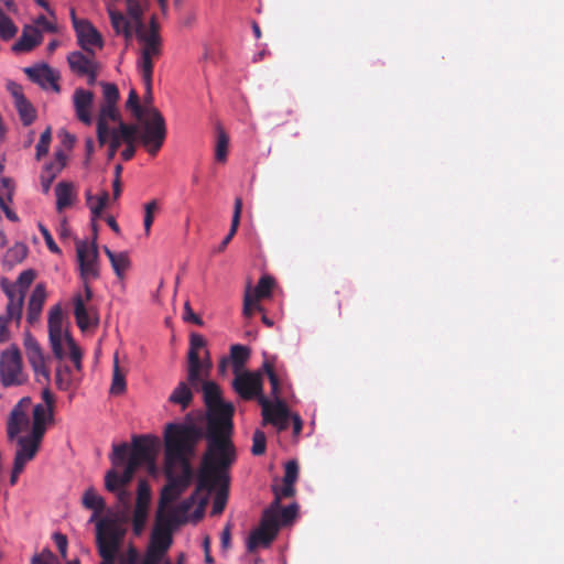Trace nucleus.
<instances>
[{"instance_id": "obj_1", "label": "nucleus", "mask_w": 564, "mask_h": 564, "mask_svg": "<svg viewBox=\"0 0 564 564\" xmlns=\"http://www.w3.org/2000/svg\"><path fill=\"white\" fill-rule=\"evenodd\" d=\"M202 437V430L193 423H169L164 432V469L166 485L162 488L158 519L163 520L164 513L189 486L193 478L191 457Z\"/></svg>"}, {"instance_id": "obj_2", "label": "nucleus", "mask_w": 564, "mask_h": 564, "mask_svg": "<svg viewBox=\"0 0 564 564\" xmlns=\"http://www.w3.org/2000/svg\"><path fill=\"white\" fill-rule=\"evenodd\" d=\"M204 378L198 382L202 386L204 401L208 409L207 415V442L206 452L223 455V465L232 464L236 454L230 440L232 433L234 405L224 402L219 387Z\"/></svg>"}, {"instance_id": "obj_3", "label": "nucleus", "mask_w": 564, "mask_h": 564, "mask_svg": "<svg viewBox=\"0 0 564 564\" xmlns=\"http://www.w3.org/2000/svg\"><path fill=\"white\" fill-rule=\"evenodd\" d=\"M221 459L223 455L205 453L196 490L181 503L167 510L169 522L181 524L189 520L202 519L209 495L215 489V484L227 481L226 469L231 464L223 465Z\"/></svg>"}, {"instance_id": "obj_4", "label": "nucleus", "mask_w": 564, "mask_h": 564, "mask_svg": "<svg viewBox=\"0 0 564 564\" xmlns=\"http://www.w3.org/2000/svg\"><path fill=\"white\" fill-rule=\"evenodd\" d=\"M126 106L143 127V132L140 135L141 143L150 154H156L166 137L163 116L153 106L140 105L139 96L134 89L130 90Z\"/></svg>"}, {"instance_id": "obj_5", "label": "nucleus", "mask_w": 564, "mask_h": 564, "mask_svg": "<svg viewBox=\"0 0 564 564\" xmlns=\"http://www.w3.org/2000/svg\"><path fill=\"white\" fill-rule=\"evenodd\" d=\"M124 534V521L118 513H108L97 522L96 541L102 560L115 561Z\"/></svg>"}, {"instance_id": "obj_6", "label": "nucleus", "mask_w": 564, "mask_h": 564, "mask_svg": "<svg viewBox=\"0 0 564 564\" xmlns=\"http://www.w3.org/2000/svg\"><path fill=\"white\" fill-rule=\"evenodd\" d=\"M206 340L198 334H192L187 354V379L193 386L208 378L212 369L209 352L205 349Z\"/></svg>"}, {"instance_id": "obj_7", "label": "nucleus", "mask_w": 564, "mask_h": 564, "mask_svg": "<svg viewBox=\"0 0 564 564\" xmlns=\"http://www.w3.org/2000/svg\"><path fill=\"white\" fill-rule=\"evenodd\" d=\"M35 278L33 270L23 271L15 283L2 281L1 286L8 297L6 322L15 321L18 324L22 317V308L28 289Z\"/></svg>"}, {"instance_id": "obj_8", "label": "nucleus", "mask_w": 564, "mask_h": 564, "mask_svg": "<svg viewBox=\"0 0 564 564\" xmlns=\"http://www.w3.org/2000/svg\"><path fill=\"white\" fill-rule=\"evenodd\" d=\"M134 34L141 44L138 68L141 73L144 87L150 91L153 74V58L161 54L162 39L160 34L155 33L145 35L142 30H139Z\"/></svg>"}, {"instance_id": "obj_9", "label": "nucleus", "mask_w": 564, "mask_h": 564, "mask_svg": "<svg viewBox=\"0 0 564 564\" xmlns=\"http://www.w3.org/2000/svg\"><path fill=\"white\" fill-rule=\"evenodd\" d=\"M77 261L87 300H91L93 292L88 281L99 276L98 249L95 242L78 241L76 243Z\"/></svg>"}, {"instance_id": "obj_10", "label": "nucleus", "mask_w": 564, "mask_h": 564, "mask_svg": "<svg viewBox=\"0 0 564 564\" xmlns=\"http://www.w3.org/2000/svg\"><path fill=\"white\" fill-rule=\"evenodd\" d=\"M279 497L263 512L260 527L251 532L247 549L249 552L254 551L260 545H269L279 531L278 521Z\"/></svg>"}, {"instance_id": "obj_11", "label": "nucleus", "mask_w": 564, "mask_h": 564, "mask_svg": "<svg viewBox=\"0 0 564 564\" xmlns=\"http://www.w3.org/2000/svg\"><path fill=\"white\" fill-rule=\"evenodd\" d=\"M160 448V442L153 436H134L132 440V451L128 459L133 466L139 468L145 466L151 473L155 471V458Z\"/></svg>"}, {"instance_id": "obj_12", "label": "nucleus", "mask_w": 564, "mask_h": 564, "mask_svg": "<svg viewBox=\"0 0 564 564\" xmlns=\"http://www.w3.org/2000/svg\"><path fill=\"white\" fill-rule=\"evenodd\" d=\"M0 381L4 387L20 386L26 381L19 349L12 346L1 352Z\"/></svg>"}, {"instance_id": "obj_13", "label": "nucleus", "mask_w": 564, "mask_h": 564, "mask_svg": "<svg viewBox=\"0 0 564 564\" xmlns=\"http://www.w3.org/2000/svg\"><path fill=\"white\" fill-rule=\"evenodd\" d=\"M232 388L243 400H260L263 395V377L261 371H242L235 375Z\"/></svg>"}, {"instance_id": "obj_14", "label": "nucleus", "mask_w": 564, "mask_h": 564, "mask_svg": "<svg viewBox=\"0 0 564 564\" xmlns=\"http://www.w3.org/2000/svg\"><path fill=\"white\" fill-rule=\"evenodd\" d=\"M70 14L79 46L87 54L95 55V50H100L104 46L100 32L88 20L77 19L74 10Z\"/></svg>"}, {"instance_id": "obj_15", "label": "nucleus", "mask_w": 564, "mask_h": 564, "mask_svg": "<svg viewBox=\"0 0 564 564\" xmlns=\"http://www.w3.org/2000/svg\"><path fill=\"white\" fill-rule=\"evenodd\" d=\"M44 433L41 429L32 427L29 435L18 437V449L13 463L17 471H23L26 463L34 458Z\"/></svg>"}, {"instance_id": "obj_16", "label": "nucleus", "mask_w": 564, "mask_h": 564, "mask_svg": "<svg viewBox=\"0 0 564 564\" xmlns=\"http://www.w3.org/2000/svg\"><path fill=\"white\" fill-rule=\"evenodd\" d=\"M31 398H22L11 410L7 421V433L10 440L20 437V434L30 427V413H32Z\"/></svg>"}, {"instance_id": "obj_17", "label": "nucleus", "mask_w": 564, "mask_h": 564, "mask_svg": "<svg viewBox=\"0 0 564 564\" xmlns=\"http://www.w3.org/2000/svg\"><path fill=\"white\" fill-rule=\"evenodd\" d=\"M24 348L36 381L40 383H48L50 370L46 366V357L37 340L30 333H26L24 336Z\"/></svg>"}, {"instance_id": "obj_18", "label": "nucleus", "mask_w": 564, "mask_h": 564, "mask_svg": "<svg viewBox=\"0 0 564 564\" xmlns=\"http://www.w3.org/2000/svg\"><path fill=\"white\" fill-rule=\"evenodd\" d=\"M259 404L262 408L263 423L274 425L279 431H284L289 426L290 412L280 398L276 401H269L265 397H261Z\"/></svg>"}, {"instance_id": "obj_19", "label": "nucleus", "mask_w": 564, "mask_h": 564, "mask_svg": "<svg viewBox=\"0 0 564 564\" xmlns=\"http://www.w3.org/2000/svg\"><path fill=\"white\" fill-rule=\"evenodd\" d=\"M121 121L117 105L102 104L100 106L99 115L97 118V139L99 145H105L109 139V133L113 129L110 122L119 123Z\"/></svg>"}, {"instance_id": "obj_20", "label": "nucleus", "mask_w": 564, "mask_h": 564, "mask_svg": "<svg viewBox=\"0 0 564 564\" xmlns=\"http://www.w3.org/2000/svg\"><path fill=\"white\" fill-rule=\"evenodd\" d=\"M43 402L37 403L32 409V427L46 431V424L53 421L54 395L50 389L42 391Z\"/></svg>"}, {"instance_id": "obj_21", "label": "nucleus", "mask_w": 564, "mask_h": 564, "mask_svg": "<svg viewBox=\"0 0 564 564\" xmlns=\"http://www.w3.org/2000/svg\"><path fill=\"white\" fill-rule=\"evenodd\" d=\"M24 72L32 82L39 84L42 88H52L55 93H59L61 88L57 83L59 75L47 64L26 67Z\"/></svg>"}, {"instance_id": "obj_22", "label": "nucleus", "mask_w": 564, "mask_h": 564, "mask_svg": "<svg viewBox=\"0 0 564 564\" xmlns=\"http://www.w3.org/2000/svg\"><path fill=\"white\" fill-rule=\"evenodd\" d=\"M89 301L86 295L76 294L74 296V315L82 330L97 326L99 321L96 308L94 306H87V302Z\"/></svg>"}, {"instance_id": "obj_23", "label": "nucleus", "mask_w": 564, "mask_h": 564, "mask_svg": "<svg viewBox=\"0 0 564 564\" xmlns=\"http://www.w3.org/2000/svg\"><path fill=\"white\" fill-rule=\"evenodd\" d=\"M93 105L94 94L84 88H76L73 95V106L76 118L85 123L91 124L93 122Z\"/></svg>"}, {"instance_id": "obj_24", "label": "nucleus", "mask_w": 564, "mask_h": 564, "mask_svg": "<svg viewBox=\"0 0 564 564\" xmlns=\"http://www.w3.org/2000/svg\"><path fill=\"white\" fill-rule=\"evenodd\" d=\"M273 279L270 276H262L258 285L254 290V296L251 295L250 285H248L245 297H243V315L250 317L252 315V308H259L260 306L257 304L259 299L267 297L271 294V290L273 288Z\"/></svg>"}, {"instance_id": "obj_25", "label": "nucleus", "mask_w": 564, "mask_h": 564, "mask_svg": "<svg viewBox=\"0 0 564 564\" xmlns=\"http://www.w3.org/2000/svg\"><path fill=\"white\" fill-rule=\"evenodd\" d=\"M138 468L131 463L127 462L126 467L121 474L109 470L105 478L106 488L111 492H118L119 499L123 500L126 491L121 490V487L131 481L135 470Z\"/></svg>"}, {"instance_id": "obj_26", "label": "nucleus", "mask_w": 564, "mask_h": 564, "mask_svg": "<svg viewBox=\"0 0 564 564\" xmlns=\"http://www.w3.org/2000/svg\"><path fill=\"white\" fill-rule=\"evenodd\" d=\"M42 41L43 34L37 28L33 25H25L20 39L13 44L12 51L15 53L30 52L41 44Z\"/></svg>"}, {"instance_id": "obj_27", "label": "nucleus", "mask_w": 564, "mask_h": 564, "mask_svg": "<svg viewBox=\"0 0 564 564\" xmlns=\"http://www.w3.org/2000/svg\"><path fill=\"white\" fill-rule=\"evenodd\" d=\"M110 23L118 35H123L127 41H130L134 34V26L131 20H128L122 12L117 10L112 4L107 6Z\"/></svg>"}, {"instance_id": "obj_28", "label": "nucleus", "mask_w": 564, "mask_h": 564, "mask_svg": "<svg viewBox=\"0 0 564 564\" xmlns=\"http://www.w3.org/2000/svg\"><path fill=\"white\" fill-rule=\"evenodd\" d=\"M45 299V286L43 284H37L34 288L28 303L26 321L30 325H34L39 322Z\"/></svg>"}, {"instance_id": "obj_29", "label": "nucleus", "mask_w": 564, "mask_h": 564, "mask_svg": "<svg viewBox=\"0 0 564 564\" xmlns=\"http://www.w3.org/2000/svg\"><path fill=\"white\" fill-rule=\"evenodd\" d=\"M94 57L95 55L75 51L68 54L67 62L73 73L78 76H84V74L88 73L93 67H99V64Z\"/></svg>"}, {"instance_id": "obj_30", "label": "nucleus", "mask_w": 564, "mask_h": 564, "mask_svg": "<svg viewBox=\"0 0 564 564\" xmlns=\"http://www.w3.org/2000/svg\"><path fill=\"white\" fill-rule=\"evenodd\" d=\"M192 388L197 389L198 384L193 386L188 380L187 382H178V384L170 394L169 401L173 404L181 405L182 409H186L193 400Z\"/></svg>"}, {"instance_id": "obj_31", "label": "nucleus", "mask_w": 564, "mask_h": 564, "mask_svg": "<svg viewBox=\"0 0 564 564\" xmlns=\"http://www.w3.org/2000/svg\"><path fill=\"white\" fill-rule=\"evenodd\" d=\"M0 186H1V191H3V192H0V207L4 212L8 219H10L12 221H17L18 220L17 214L14 212H12L7 204L8 202L12 200L13 182L9 177H2V178H0Z\"/></svg>"}, {"instance_id": "obj_32", "label": "nucleus", "mask_w": 564, "mask_h": 564, "mask_svg": "<svg viewBox=\"0 0 564 564\" xmlns=\"http://www.w3.org/2000/svg\"><path fill=\"white\" fill-rule=\"evenodd\" d=\"M143 132V127L140 124H128L122 121L118 123L117 128H113L109 134H117L119 139L127 143L133 144L137 138L140 139L141 133Z\"/></svg>"}, {"instance_id": "obj_33", "label": "nucleus", "mask_w": 564, "mask_h": 564, "mask_svg": "<svg viewBox=\"0 0 564 564\" xmlns=\"http://www.w3.org/2000/svg\"><path fill=\"white\" fill-rule=\"evenodd\" d=\"M172 542L171 531L167 528L156 527L152 532L150 546L158 550L159 553H165Z\"/></svg>"}, {"instance_id": "obj_34", "label": "nucleus", "mask_w": 564, "mask_h": 564, "mask_svg": "<svg viewBox=\"0 0 564 564\" xmlns=\"http://www.w3.org/2000/svg\"><path fill=\"white\" fill-rule=\"evenodd\" d=\"M56 163H51L46 165L41 175V184L45 193L50 191L53 180L55 178L56 174L63 169L65 163V155L62 152H58L56 153Z\"/></svg>"}, {"instance_id": "obj_35", "label": "nucleus", "mask_w": 564, "mask_h": 564, "mask_svg": "<svg viewBox=\"0 0 564 564\" xmlns=\"http://www.w3.org/2000/svg\"><path fill=\"white\" fill-rule=\"evenodd\" d=\"M241 210H242V199L240 197H237L235 199L234 214H232L231 226H230L229 232L224 238V240L220 242V245L217 247L216 252H223L226 249V247L228 246V243L230 242V240L232 239V237L236 235L237 229L240 224Z\"/></svg>"}, {"instance_id": "obj_36", "label": "nucleus", "mask_w": 564, "mask_h": 564, "mask_svg": "<svg viewBox=\"0 0 564 564\" xmlns=\"http://www.w3.org/2000/svg\"><path fill=\"white\" fill-rule=\"evenodd\" d=\"M87 204L89 206L91 213L93 223L100 217L102 210L107 206L109 202V194L106 191H102L100 195L93 196L89 192L86 194Z\"/></svg>"}, {"instance_id": "obj_37", "label": "nucleus", "mask_w": 564, "mask_h": 564, "mask_svg": "<svg viewBox=\"0 0 564 564\" xmlns=\"http://www.w3.org/2000/svg\"><path fill=\"white\" fill-rule=\"evenodd\" d=\"M56 207L61 212L70 206L73 202V187L68 183L61 182L55 187Z\"/></svg>"}, {"instance_id": "obj_38", "label": "nucleus", "mask_w": 564, "mask_h": 564, "mask_svg": "<svg viewBox=\"0 0 564 564\" xmlns=\"http://www.w3.org/2000/svg\"><path fill=\"white\" fill-rule=\"evenodd\" d=\"M228 482L229 478L227 477L226 482L223 481L215 484V488L219 487V489L214 498L212 514H220L224 511L228 498Z\"/></svg>"}, {"instance_id": "obj_39", "label": "nucleus", "mask_w": 564, "mask_h": 564, "mask_svg": "<svg viewBox=\"0 0 564 564\" xmlns=\"http://www.w3.org/2000/svg\"><path fill=\"white\" fill-rule=\"evenodd\" d=\"M65 333L63 330V312L59 305H55L48 313V336Z\"/></svg>"}, {"instance_id": "obj_40", "label": "nucleus", "mask_w": 564, "mask_h": 564, "mask_svg": "<svg viewBox=\"0 0 564 564\" xmlns=\"http://www.w3.org/2000/svg\"><path fill=\"white\" fill-rule=\"evenodd\" d=\"M250 350L248 347L242 345H234L230 349V356L234 364L235 375L242 372L241 368L249 358Z\"/></svg>"}, {"instance_id": "obj_41", "label": "nucleus", "mask_w": 564, "mask_h": 564, "mask_svg": "<svg viewBox=\"0 0 564 564\" xmlns=\"http://www.w3.org/2000/svg\"><path fill=\"white\" fill-rule=\"evenodd\" d=\"M18 33V26L13 23L11 18H9L1 9H0V39L2 41H9L13 39Z\"/></svg>"}, {"instance_id": "obj_42", "label": "nucleus", "mask_w": 564, "mask_h": 564, "mask_svg": "<svg viewBox=\"0 0 564 564\" xmlns=\"http://www.w3.org/2000/svg\"><path fill=\"white\" fill-rule=\"evenodd\" d=\"M15 108L24 126L31 124L35 119V111L25 97H19Z\"/></svg>"}, {"instance_id": "obj_43", "label": "nucleus", "mask_w": 564, "mask_h": 564, "mask_svg": "<svg viewBox=\"0 0 564 564\" xmlns=\"http://www.w3.org/2000/svg\"><path fill=\"white\" fill-rule=\"evenodd\" d=\"M65 334H68V333L65 332V333H61L58 335H54V336L50 335L48 336L52 351L57 359H63L68 354V349H67V346L65 343Z\"/></svg>"}, {"instance_id": "obj_44", "label": "nucleus", "mask_w": 564, "mask_h": 564, "mask_svg": "<svg viewBox=\"0 0 564 564\" xmlns=\"http://www.w3.org/2000/svg\"><path fill=\"white\" fill-rule=\"evenodd\" d=\"M83 503L87 509L100 512L105 508V501L94 489H88L83 496Z\"/></svg>"}, {"instance_id": "obj_45", "label": "nucleus", "mask_w": 564, "mask_h": 564, "mask_svg": "<svg viewBox=\"0 0 564 564\" xmlns=\"http://www.w3.org/2000/svg\"><path fill=\"white\" fill-rule=\"evenodd\" d=\"M28 254V248L23 243H15L12 248H10L7 253L4 261L10 264L14 265L17 263H20L24 260V258Z\"/></svg>"}, {"instance_id": "obj_46", "label": "nucleus", "mask_w": 564, "mask_h": 564, "mask_svg": "<svg viewBox=\"0 0 564 564\" xmlns=\"http://www.w3.org/2000/svg\"><path fill=\"white\" fill-rule=\"evenodd\" d=\"M124 390H126V379H124V375L119 369L118 357L116 355L115 361H113V376H112V383H111L110 392L112 394H120Z\"/></svg>"}, {"instance_id": "obj_47", "label": "nucleus", "mask_w": 564, "mask_h": 564, "mask_svg": "<svg viewBox=\"0 0 564 564\" xmlns=\"http://www.w3.org/2000/svg\"><path fill=\"white\" fill-rule=\"evenodd\" d=\"M229 138L226 132L218 128L217 143L215 149V158L219 162H225L228 152Z\"/></svg>"}, {"instance_id": "obj_48", "label": "nucleus", "mask_w": 564, "mask_h": 564, "mask_svg": "<svg viewBox=\"0 0 564 564\" xmlns=\"http://www.w3.org/2000/svg\"><path fill=\"white\" fill-rule=\"evenodd\" d=\"M65 343L68 349L67 356L73 361L74 366L77 370L82 368V351L78 346L75 344L74 339L69 334H65Z\"/></svg>"}, {"instance_id": "obj_49", "label": "nucleus", "mask_w": 564, "mask_h": 564, "mask_svg": "<svg viewBox=\"0 0 564 564\" xmlns=\"http://www.w3.org/2000/svg\"><path fill=\"white\" fill-rule=\"evenodd\" d=\"M127 13L133 23L134 29L142 21L143 9L139 0H126Z\"/></svg>"}, {"instance_id": "obj_50", "label": "nucleus", "mask_w": 564, "mask_h": 564, "mask_svg": "<svg viewBox=\"0 0 564 564\" xmlns=\"http://www.w3.org/2000/svg\"><path fill=\"white\" fill-rule=\"evenodd\" d=\"M110 263L118 278H122L130 265L128 254L124 252L117 253L116 257L110 260Z\"/></svg>"}, {"instance_id": "obj_51", "label": "nucleus", "mask_w": 564, "mask_h": 564, "mask_svg": "<svg viewBox=\"0 0 564 564\" xmlns=\"http://www.w3.org/2000/svg\"><path fill=\"white\" fill-rule=\"evenodd\" d=\"M150 499H151V490H150L148 482L145 480H140L139 485H138V497H137L135 507H138V508L143 507V508L148 509Z\"/></svg>"}, {"instance_id": "obj_52", "label": "nucleus", "mask_w": 564, "mask_h": 564, "mask_svg": "<svg viewBox=\"0 0 564 564\" xmlns=\"http://www.w3.org/2000/svg\"><path fill=\"white\" fill-rule=\"evenodd\" d=\"M262 369L269 377V380L271 383V390H272L271 392H272V395L274 397V401H276V398H280L279 397V379L274 372L272 362L269 360H264V362L262 365Z\"/></svg>"}, {"instance_id": "obj_53", "label": "nucleus", "mask_w": 564, "mask_h": 564, "mask_svg": "<svg viewBox=\"0 0 564 564\" xmlns=\"http://www.w3.org/2000/svg\"><path fill=\"white\" fill-rule=\"evenodd\" d=\"M267 436L263 431L256 430L252 436V448L253 455H262L265 452Z\"/></svg>"}, {"instance_id": "obj_54", "label": "nucleus", "mask_w": 564, "mask_h": 564, "mask_svg": "<svg viewBox=\"0 0 564 564\" xmlns=\"http://www.w3.org/2000/svg\"><path fill=\"white\" fill-rule=\"evenodd\" d=\"M148 518V509L143 507H135L133 512V532L139 535L143 531Z\"/></svg>"}, {"instance_id": "obj_55", "label": "nucleus", "mask_w": 564, "mask_h": 564, "mask_svg": "<svg viewBox=\"0 0 564 564\" xmlns=\"http://www.w3.org/2000/svg\"><path fill=\"white\" fill-rule=\"evenodd\" d=\"M100 85L102 87L104 104L117 105L119 99V90L117 86L111 83H100Z\"/></svg>"}, {"instance_id": "obj_56", "label": "nucleus", "mask_w": 564, "mask_h": 564, "mask_svg": "<svg viewBox=\"0 0 564 564\" xmlns=\"http://www.w3.org/2000/svg\"><path fill=\"white\" fill-rule=\"evenodd\" d=\"M31 564H59V561L51 550L44 549L41 553L33 555Z\"/></svg>"}, {"instance_id": "obj_57", "label": "nucleus", "mask_w": 564, "mask_h": 564, "mask_svg": "<svg viewBox=\"0 0 564 564\" xmlns=\"http://www.w3.org/2000/svg\"><path fill=\"white\" fill-rule=\"evenodd\" d=\"M158 209V202L155 199L147 203L144 205V230L145 234L149 235L151 230V226L154 219V212Z\"/></svg>"}, {"instance_id": "obj_58", "label": "nucleus", "mask_w": 564, "mask_h": 564, "mask_svg": "<svg viewBox=\"0 0 564 564\" xmlns=\"http://www.w3.org/2000/svg\"><path fill=\"white\" fill-rule=\"evenodd\" d=\"M51 129L47 128L42 134L41 138L36 144V159L40 160L42 156H44L48 152V147L51 142Z\"/></svg>"}, {"instance_id": "obj_59", "label": "nucleus", "mask_w": 564, "mask_h": 564, "mask_svg": "<svg viewBox=\"0 0 564 564\" xmlns=\"http://www.w3.org/2000/svg\"><path fill=\"white\" fill-rule=\"evenodd\" d=\"M297 507L296 505H291L289 507H285L283 509H278V521L279 524H286L291 522L295 516H296Z\"/></svg>"}, {"instance_id": "obj_60", "label": "nucleus", "mask_w": 564, "mask_h": 564, "mask_svg": "<svg viewBox=\"0 0 564 564\" xmlns=\"http://www.w3.org/2000/svg\"><path fill=\"white\" fill-rule=\"evenodd\" d=\"M127 453H128L127 443L113 445L112 456H111L112 464L116 466L122 464L126 459Z\"/></svg>"}, {"instance_id": "obj_61", "label": "nucleus", "mask_w": 564, "mask_h": 564, "mask_svg": "<svg viewBox=\"0 0 564 564\" xmlns=\"http://www.w3.org/2000/svg\"><path fill=\"white\" fill-rule=\"evenodd\" d=\"M299 466L295 460H290L285 465L284 482L294 484L297 479Z\"/></svg>"}, {"instance_id": "obj_62", "label": "nucleus", "mask_w": 564, "mask_h": 564, "mask_svg": "<svg viewBox=\"0 0 564 564\" xmlns=\"http://www.w3.org/2000/svg\"><path fill=\"white\" fill-rule=\"evenodd\" d=\"M139 30H142L145 33V35H150L152 33L160 34L159 33L160 25L156 20V17L155 15L151 17L150 22H149V29L145 28V24L142 20L141 23L138 24L137 28L134 29V33H137Z\"/></svg>"}, {"instance_id": "obj_63", "label": "nucleus", "mask_w": 564, "mask_h": 564, "mask_svg": "<svg viewBox=\"0 0 564 564\" xmlns=\"http://www.w3.org/2000/svg\"><path fill=\"white\" fill-rule=\"evenodd\" d=\"M39 228H40V231H41V234H42V236H43V238L45 240V243H46L47 248L52 252H54V253H59L61 250H59L58 246L55 243V241H54L51 232L48 231V229L45 226L41 225V224L39 225Z\"/></svg>"}, {"instance_id": "obj_64", "label": "nucleus", "mask_w": 564, "mask_h": 564, "mask_svg": "<svg viewBox=\"0 0 564 564\" xmlns=\"http://www.w3.org/2000/svg\"><path fill=\"white\" fill-rule=\"evenodd\" d=\"M108 143L109 145V149H108V160H112L120 147V144L122 143V141L119 139V137L117 134H109V139L108 141L106 142V144Z\"/></svg>"}]
</instances>
